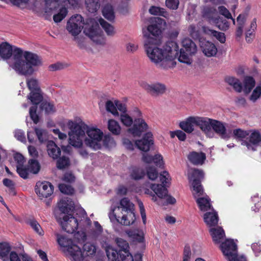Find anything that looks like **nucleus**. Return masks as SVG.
Masks as SVG:
<instances>
[{
  "instance_id": "f257e3e1",
  "label": "nucleus",
  "mask_w": 261,
  "mask_h": 261,
  "mask_svg": "<svg viewBox=\"0 0 261 261\" xmlns=\"http://www.w3.org/2000/svg\"><path fill=\"white\" fill-rule=\"evenodd\" d=\"M0 57L4 60H9L10 67L18 74L25 76L32 75L34 73L33 67L42 65V60L37 55L24 51L7 42L0 44Z\"/></svg>"
},
{
  "instance_id": "f03ea898",
  "label": "nucleus",
  "mask_w": 261,
  "mask_h": 261,
  "mask_svg": "<svg viewBox=\"0 0 261 261\" xmlns=\"http://www.w3.org/2000/svg\"><path fill=\"white\" fill-rule=\"evenodd\" d=\"M67 126L69 130L68 141L71 146L80 148L84 140L86 146L94 150L101 148L103 134L100 129L89 126L80 118L68 120Z\"/></svg>"
},
{
  "instance_id": "7ed1b4c3",
  "label": "nucleus",
  "mask_w": 261,
  "mask_h": 261,
  "mask_svg": "<svg viewBox=\"0 0 261 261\" xmlns=\"http://www.w3.org/2000/svg\"><path fill=\"white\" fill-rule=\"evenodd\" d=\"M160 39H155L154 42L145 41L144 47L147 57L155 66L162 69L174 67L176 64V59L178 48L174 42H169L160 47Z\"/></svg>"
},
{
  "instance_id": "20e7f679",
  "label": "nucleus",
  "mask_w": 261,
  "mask_h": 261,
  "mask_svg": "<svg viewBox=\"0 0 261 261\" xmlns=\"http://www.w3.org/2000/svg\"><path fill=\"white\" fill-rule=\"evenodd\" d=\"M84 19L81 15L76 14L71 16L66 24V29L73 36H77L84 28V33L96 44L104 43L102 32L97 21L95 19H88L84 27Z\"/></svg>"
},
{
  "instance_id": "39448f33",
  "label": "nucleus",
  "mask_w": 261,
  "mask_h": 261,
  "mask_svg": "<svg viewBox=\"0 0 261 261\" xmlns=\"http://www.w3.org/2000/svg\"><path fill=\"white\" fill-rule=\"evenodd\" d=\"M57 242L62 251L70 258L71 261H83V255L80 247L74 244L71 239L57 234Z\"/></svg>"
},
{
  "instance_id": "423d86ee",
  "label": "nucleus",
  "mask_w": 261,
  "mask_h": 261,
  "mask_svg": "<svg viewBox=\"0 0 261 261\" xmlns=\"http://www.w3.org/2000/svg\"><path fill=\"white\" fill-rule=\"evenodd\" d=\"M166 22L160 17L153 18L151 24L149 25L146 31L144 32V36L146 38L145 41L149 40L151 42H154L155 39H160L162 31L165 28Z\"/></svg>"
},
{
  "instance_id": "0eeeda50",
  "label": "nucleus",
  "mask_w": 261,
  "mask_h": 261,
  "mask_svg": "<svg viewBox=\"0 0 261 261\" xmlns=\"http://www.w3.org/2000/svg\"><path fill=\"white\" fill-rule=\"evenodd\" d=\"M182 48L180 49L178 61L180 62L190 65L192 60L191 56L197 52V46L195 43L190 39L185 38L182 41Z\"/></svg>"
},
{
  "instance_id": "6e6552de",
  "label": "nucleus",
  "mask_w": 261,
  "mask_h": 261,
  "mask_svg": "<svg viewBox=\"0 0 261 261\" xmlns=\"http://www.w3.org/2000/svg\"><path fill=\"white\" fill-rule=\"evenodd\" d=\"M204 177L202 171L198 169H191L189 172L188 178L193 187V195L195 199L201 198L203 194L201 179Z\"/></svg>"
},
{
  "instance_id": "1a4fd4ad",
  "label": "nucleus",
  "mask_w": 261,
  "mask_h": 261,
  "mask_svg": "<svg viewBox=\"0 0 261 261\" xmlns=\"http://www.w3.org/2000/svg\"><path fill=\"white\" fill-rule=\"evenodd\" d=\"M83 217V219H81L79 222L77 219L71 215L64 216L62 220L60 221L62 228L68 233H72L75 232L77 230L79 225L82 224H84V221L87 224L90 223V220L85 214H84Z\"/></svg>"
},
{
  "instance_id": "9d476101",
  "label": "nucleus",
  "mask_w": 261,
  "mask_h": 261,
  "mask_svg": "<svg viewBox=\"0 0 261 261\" xmlns=\"http://www.w3.org/2000/svg\"><path fill=\"white\" fill-rule=\"evenodd\" d=\"M136 112L138 118L135 119L133 126L128 128V131L134 137H140L142 133L147 130L148 125L141 117V112L138 110Z\"/></svg>"
},
{
  "instance_id": "9b49d317",
  "label": "nucleus",
  "mask_w": 261,
  "mask_h": 261,
  "mask_svg": "<svg viewBox=\"0 0 261 261\" xmlns=\"http://www.w3.org/2000/svg\"><path fill=\"white\" fill-rule=\"evenodd\" d=\"M248 141H244L242 144L247 149L255 151L256 147L261 145V129H252L249 130Z\"/></svg>"
},
{
  "instance_id": "f8f14e48",
  "label": "nucleus",
  "mask_w": 261,
  "mask_h": 261,
  "mask_svg": "<svg viewBox=\"0 0 261 261\" xmlns=\"http://www.w3.org/2000/svg\"><path fill=\"white\" fill-rule=\"evenodd\" d=\"M109 218L111 221H117L122 225L129 226L133 224L136 220V216L134 212H123L119 216L114 215V213L110 212Z\"/></svg>"
},
{
  "instance_id": "ddd939ff",
  "label": "nucleus",
  "mask_w": 261,
  "mask_h": 261,
  "mask_svg": "<svg viewBox=\"0 0 261 261\" xmlns=\"http://www.w3.org/2000/svg\"><path fill=\"white\" fill-rule=\"evenodd\" d=\"M150 188L159 198H166V201L165 203H163V205H167L168 204H173L175 203L176 199L173 197L168 195L167 188L162 186V185L151 184Z\"/></svg>"
},
{
  "instance_id": "4468645a",
  "label": "nucleus",
  "mask_w": 261,
  "mask_h": 261,
  "mask_svg": "<svg viewBox=\"0 0 261 261\" xmlns=\"http://www.w3.org/2000/svg\"><path fill=\"white\" fill-rule=\"evenodd\" d=\"M213 119L208 117L196 116V126L208 137L213 138L214 133L211 129Z\"/></svg>"
},
{
  "instance_id": "2eb2a0df",
  "label": "nucleus",
  "mask_w": 261,
  "mask_h": 261,
  "mask_svg": "<svg viewBox=\"0 0 261 261\" xmlns=\"http://www.w3.org/2000/svg\"><path fill=\"white\" fill-rule=\"evenodd\" d=\"M221 249L228 261H234V253H237V246L232 240H226L221 245Z\"/></svg>"
},
{
  "instance_id": "dca6fc26",
  "label": "nucleus",
  "mask_w": 261,
  "mask_h": 261,
  "mask_svg": "<svg viewBox=\"0 0 261 261\" xmlns=\"http://www.w3.org/2000/svg\"><path fill=\"white\" fill-rule=\"evenodd\" d=\"M53 191L54 187L49 182L44 181L36 184L35 192L41 199L47 198L53 193Z\"/></svg>"
},
{
  "instance_id": "f3484780",
  "label": "nucleus",
  "mask_w": 261,
  "mask_h": 261,
  "mask_svg": "<svg viewBox=\"0 0 261 261\" xmlns=\"http://www.w3.org/2000/svg\"><path fill=\"white\" fill-rule=\"evenodd\" d=\"M134 204L127 198H124L120 201V205L112 209L111 213L114 215L119 216L123 212H134Z\"/></svg>"
},
{
  "instance_id": "a211bd4d",
  "label": "nucleus",
  "mask_w": 261,
  "mask_h": 261,
  "mask_svg": "<svg viewBox=\"0 0 261 261\" xmlns=\"http://www.w3.org/2000/svg\"><path fill=\"white\" fill-rule=\"evenodd\" d=\"M143 87L148 93L154 96L163 94L165 92L166 90L165 85L160 83H153L150 85L145 84Z\"/></svg>"
},
{
  "instance_id": "6ab92c4d",
  "label": "nucleus",
  "mask_w": 261,
  "mask_h": 261,
  "mask_svg": "<svg viewBox=\"0 0 261 261\" xmlns=\"http://www.w3.org/2000/svg\"><path fill=\"white\" fill-rule=\"evenodd\" d=\"M152 138V134L150 132L147 133L142 139L137 140L135 142V145L140 150L145 152L148 151L150 149V146L153 144Z\"/></svg>"
},
{
  "instance_id": "aec40b11",
  "label": "nucleus",
  "mask_w": 261,
  "mask_h": 261,
  "mask_svg": "<svg viewBox=\"0 0 261 261\" xmlns=\"http://www.w3.org/2000/svg\"><path fill=\"white\" fill-rule=\"evenodd\" d=\"M212 128L222 139H228L230 137V134L227 132L224 124L220 121L213 119Z\"/></svg>"
},
{
  "instance_id": "412c9836",
  "label": "nucleus",
  "mask_w": 261,
  "mask_h": 261,
  "mask_svg": "<svg viewBox=\"0 0 261 261\" xmlns=\"http://www.w3.org/2000/svg\"><path fill=\"white\" fill-rule=\"evenodd\" d=\"M209 232L212 238L213 241L216 244H219L225 238V232L221 226H216L210 228Z\"/></svg>"
},
{
  "instance_id": "4be33fe9",
  "label": "nucleus",
  "mask_w": 261,
  "mask_h": 261,
  "mask_svg": "<svg viewBox=\"0 0 261 261\" xmlns=\"http://www.w3.org/2000/svg\"><path fill=\"white\" fill-rule=\"evenodd\" d=\"M203 219L206 225L211 228L215 227L218 224L219 217L216 212L212 209L203 215Z\"/></svg>"
},
{
  "instance_id": "5701e85b",
  "label": "nucleus",
  "mask_w": 261,
  "mask_h": 261,
  "mask_svg": "<svg viewBox=\"0 0 261 261\" xmlns=\"http://www.w3.org/2000/svg\"><path fill=\"white\" fill-rule=\"evenodd\" d=\"M194 125L196 126V116L189 117L179 123L180 127L189 134L194 131Z\"/></svg>"
},
{
  "instance_id": "b1692460",
  "label": "nucleus",
  "mask_w": 261,
  "mask_h": 261,
  "mask_svg": "<svg viewBox=\"0 0 261 261\" xmlns=\"http://www.w3.org/2000/svg\"><path fill=\"white\" fill-rule=\"evenodd\" d=\"M201 48L203 54L207 57L215 56L218 51L215 45L210 41L201 42Z\"/></svg>"
},
{
  "instance_id": "393cba45",
  "label": "nucleus",
  "mask_w": 261,
  "mask_h": 261,
  "mask_svg": "<svg viewBox=\"0 0 261 261\" xmlns=\"http://www.w3.org/2000/svg\"><path fill=\"white\" fill-rule=\"evenodd\" d=\"M48 155L53 159H57L61 155V149L53 141H48L46 145Z\"/></svg>"
},
{
  "instance_id": "a878e982",
  "label": "nucleus",
  "mask_w": 261,
  "mask_h": 261,
  "mask_svg": "<svg viewBox=\"0 0 261 261\" xmlns=\"http://www.w3.org/2000/svg\"><path fill=\"white\" fill-rule=\"evenodd\" d=\"M74 203L73 201L68 197L62 198L58 203V206L62 213L65 214L71 210L73 207Z\"/></svg>"
},
{
  "instance_id": "bb28decb",
  "label": "nucleus",
  "mask_w": 261,
  "mask_h": 261,
  "mask_svg": "<svg viewBox=\"0 0 261 261\" xmlns=\"http://www.w3.org/2000/svg\"><path fill=\"white\" fill-rule=\"evenodd\" d=\"M189 160L194 165H201L206 159V156L203 152H197L193 151L188 156Z\"/></svg>"
},
{
  "instance_id": "cd10ccee",
  "label": "nucleus",
  "mask_w": 261,
  "mask_h": 261,
  "mask_svg": "<svg viewBox=\"0 0 261 261\" xmlns=\"http://www.w3.org/2000/svg\"><path fill=\"white\" fill-rule=\"evenodd\" d=\"M202 29L204 34L215 37L221 43H224L225 42L226 38L224 33L210 29L205 26H203Z\"/></svg>"
},
{
  "instance_id": "c85d7f7f",
  "label": "nucleus",
  "mask_w": 261,
  "mask_h": 261,
  "mask_svg": "<svg viewBox=\"0 0 261 261\" xmlns=\"http://www.w3.org/2000/svg\"><path fill=\"white\" fill-rule=\"evenodd\" d=\"M196 201L200 210L202 212L213 209L210 202V199L207 196L197 198Z\"/></svg>"
},
{
  "instance_id": "c756f323",
  "label": "nucleus",
  "mask_w": 261,
  "mask_h": 261,
  "mask_svg": "<svg viewBox=\"0 0 261 261\" xmlns=\"http://www.w3.org/2000/svg\"><path fill=\"white\" fill-rule=\"evenodd\" d=\"M225 81L229 85L232 87L236 92L240 93L242 91V84L238 79L233 76H228L225 78Z\"/></svg>"
},
{
  "instance_id": "7c9ffc66",
  "label": "nucleus",
  "mask_w": 261,
  "mask_h": 261,
  "mask_svg": "<svg viewBox=\"0 0 261 261\" xmlns=\"http://www.w3.org/2000/svg\"><path fill=\"white\" fill-rule=\"evenodd\" d=\"M246 17L247 14H241L237 18V28L236 36L237 38H240L242 35L243 30L246 22Z\"/></svg>"
},
{
  "instance_id": "2f4dec72",
  "label": "nucleus",
  "mask_w": 261,
  "mask_h": 261,
  "mask_svg": "<svg viewBox=\"0 0 261 261\" xmlns=\"http://www.w3.org/2000/svg\"><path fill=\"white\" fill-rule=\"evenodd\" d=\"M11 249L10 245L6 242L0 243V258L3 261H9L8 255Z\"/></svg>"
},
{
  "instance_id": "473e14b6",
  "label": "nucleus",
  "mask_w": 261,
  "mask_h": 261,
  "mask_svg": "<svg viewBox=\"0 0 261 261\" xmlns=\"http://www.w3.org/2000/svg\"><path fill=\"white\" fill-rule=\"evenodd\" d=\"M243 91L246 94H249L255 86V80L250 76H246L243 81Z\"/></svg>"
},
{
  "instance_id": "72a5a7b5",
  "label": "nucleus",
  "mask_w": 261,
  "mask_h": 261,
  "mask_svg": "<svg viewBox=\"0 0 261 261\" xmlns=\"http://www.w3.org/2000/svg\"><path fill=\"white\" fill-rule=\"evenodd\" d=\"M256 27V19L254 18L251 22L250 28L246 32V40L248 43H251L252 41Z\"/></svg>"
},
{
  "instance_id": "f704fd0d",
  "label": "nucleus",
  "mask_w": 261,
  "mask_h": 261,
  "mask_svg": "<svg viewBox=\"0 0 261 261\" xmlns=\"http://www.w3.org/2000/svg\"><path fill=\"white\" fill-rule=\"evenodd\" d=\"M26 84L28 89L33 91H40L38 80L34 77H28L26 79Z\"/></svg>"
},
{
  "instance_id": "c9c22d12",
  "label": "nucleus",
  "mask_w": 261,
  "mask_h": 261,
  "mask_svg": "<svg viewBox=\"0 0 261 261\" xmlns=\"http://www.w3.org/2000/svg\"><path fill=\"white\" fill-rule=\"evenodd\" d=\"M98 21L108 36H112L114 35L115 31L114 27L112 24L108 23L102 18L99 19Z\"/></svg>"
},
{
  "instance_id": "e433bc0d",
  "label": "nucleus",
  "mask_w": 261,
  "mask_h": 261,
  "mask_svg": "<svg viewBox=\"0 0 261 261\" xmlns=\"http://www.w3.org/2000/svg\"><path fill=\"white\" fill-rule=\"evenodd\" d=\"M107 257L110 261H119V251L111 246H108L106 249Z\"/></svg>"
},
{
  "instance_id": "4c0bfd02",
  "label": "nucleus",
  "mask_w": 261,
  "mask_h": 261,
  "mask_svg": "<svg viewBox=\"0 0 261 261\" xmlns=\"http://www.w3.org/2000/svg\"><path fill=\"white\" fill-rule=\"evenodd\" d=\"M28 98L30 99L32 104L36 106L43 99V96L40 91L30 92L28 95Z\"/></svg>"
},
{
  "instance_id": "58836bf2",
  "label": "nucleus",
  "mask_w": 261,
  "mask_h": 261,
  "mask_svg": "<svg viewBox=\"0 0 261 261\" xmlns=\"http://www.w3.org/2000/svg\"><path fill=\"white\" fill-rule=\"evenodd\" d=\"M149 12L152 15L162 16L167 19H170V15L163 8L151 6L149 9Z\"/></svg>"
},
{
  "instance_id": "ea45409f",
  "label": "nucleus",
  "mask_w": 261,
  "mask_h": 261,
  "mask_svg": "<svg viewBox=\"0 0 261 261\" xmlns=\"http://www.w3.org/2000/svg\"><path fill=\"white\" fill-rule=\"evenodd\" d=\"M83 251H81L83 255V260L85 256L93 255L95 253L96 251L95 246L90 243H85L83 246Z\"/></svg>"
},
{
  "instance_id": "a19ab883",
  "label": "nucleus",
  "mask_w": 261,
  "mask_h": 261,
  "mask_svg": "<svg viewBox=\"0 0 261 261\" xmlns=\"http://www.w3.org/2000/svg\"><path fill=\"white\" fill-rule=\"evenodd\" d=\"M109 130L114 135H119L120 133L121 127L116 121L111 119L109 120L108 123Z\"/></svg>"
},
{
  "instance_id": "79ce46f5",
  "label": "nucleus",
  "mask_w": 261,
  "mask_h": 261,
  "mask_svg": "<svg viewBox=\"0 0 261 261\" xmlns=\"http://www.w3.org/2000/svg\"><path fill=\"white\" fill-rule=\"evenodd\" d=\"M85 4L87 10L91 13H94L99 8V0H85Z\"/></svg>"
},
{
  "instance_id": "37998d69",
  "label": "nucleus",
  "mask_w": 261,
  "mask_h": 261,
  "mask_svg": "<svg viewBox=\"0 0 261 261\" xmlns=\"http://www.w3.org/2000/svg\"><path fill=\"white\" fill-rule=\"evenodd\" d=\"M102 14L106 19L110 21L113 20L115 18L114 10L110 5L105 6L102 10Z\"/></svg>"
},
{
  "instance_id": "c03bdc74",
  "label": "nucleus",
  "mask_w": 261,
  "mask_h": 261,
  "mask_svg": "<svg viewBox=\"0 0 261 261\" xmlns=\"http://www.w3.org/2000/svg\"><path fill=\"white\" fill-rule=\"evenodd\" d=\"M27 168L30 173L36 174L39 171L40 166L37 161L32 159L29 160Z\"/></svg>"
},
{
  "instance_id": "a18cd8bd",
  "label": "nucleus",
  "mask_w": 261,
  "mask_h": 261,
  "mask_svg": "<svg viewBox=\"0 0 261 261\" xmlns=\"http://www.w3.org/2000/svg\"><path fill=\"white\" fill-rule=\"evenodd\" d=\"M116 243L119 247V254L120 253H125V252H129V245L128 243L125 240L121 238H117L116 239Z\"/></svg>"
},
{
  "instance_id": "49530a36",
  "label": "nucleus",
  "mask_w": 261,
  "mask_h": 261,
  "mask_svg": "<svg viewBox=\"0 0 261 261\" xmlns=\"http://www.w3.org/2000/svg\"><path fill=\"white\" fill-rule=\"evenodd\" d=\"M40 108L47 114L52 113L55 111V108L54 104L47 101H43L41 103Z\"/></svg>"
},
{
  "instance_id": "de8ad7c7",
  "label": "nucleus",
  "mask_w": 261,
  "mask_h": 261,
  "mask_svg": "<svg viewBox=\"0 0 261 261\" xmlns=\"http://www.w3.org/2000/svg\"><path fill=\"white\" fill-rule=\"evenodd\" d=\"M215 22L216 26L222 31H226L229 28V24L226 19L219 17L215 19Z\"/></svg>"
},
{
  "instance_id": "09e8293b",
  "label": "nucleus",
  "mask_w": 261,
  "mask_h": 261,
  "mask_svg": "<svg viewBox=\"0 0 261 261\" xmlns=\"http://www.w3.org/2000/svg\"><path fill=\"white\" fill-rule=\"evenodd\" d=\"M261 97V86H257L254 89H253L251 95L249 99L253 102H255L259 99Z\"/></svg>"
},
{
  "instance_id": "8fccbe9b",
  "label": "nucleus",
  "mask_w": 261,
  "mask_h": 261,
  "mask_svg": "<svg viewBox=\"0 0 261 261\" xmlns=\"http://www.w3.org/2000/svg\"><path fill=\"white\" fill-rule=\"evenodd\" d=\"M145 173L142 168L134 167L131 172V176L134 179H139L145 175Z\"/></svg>"
},
{
  "instance_id": "3c124183",
  "label": "nucleus",
  "mask_w": 261,
  "mask_h": 261,
  "mask_svg": "<svg viewBox=\"0 0 261 261\" xmlns=\"http://www.w3.org/2000/svg\"><path fill=\"white\" fill-rule=\"evenodd\" d=\"M146 175L149 179L154 180L158 176V172L155 167L148 166L146 168Z\"/></svg>"
},
{
  "instance_id": "603ef678",
  "label": "nucleus",
  "mask_w": 261,
  "mask_h": 261,
  "mask_svg": "<svg viewBox=\"0 0 261 261\" xmlns=\"http://www.w3.org/2000/svg\"><path fill=\"white\" fill-rule=\"evenodd\" d=\"M67 10L66 8H62L58 13L53 16V19L56 22H60L62 21L67 14Z\"/></svg>"
},
{
  "instance_id": "864d4df0",
  "label": "nucleus",
  "mask_w": 261,
  "mask_h": 261,
  "mask_svg": "<svg viewBox=\"0 0 261 261\" xmlns=\"http://www.w3.org/2000/svg\"><path fill=\"white\" fill-rule=\"evenodd\" d=\"M218 10L219 13L221 15L224 16L225 18L227 19H231L232 20L233 24H235V19L232 18L231 13L226 7L223 6H221L218 7Z\"/></svg>"
},
{
  "instance_id": "5fc2aeb1",
  "label": "nucleus",
  "mask_w": 261,
  "mask_h": 261,
  "mask_svg": "<svg viewBox=\"0 0 261 261\" xmlns=\"http://www.w3.org/2000/svg\"><path fill=\"white\" fill-rule=\"evenodd\" d=\"M106 108L108 112L111 113L114 116H118V112L115 105L111 100H107L106 103Z\"/></svg>"
},
{
  "instance_id": "6e6d98bb",
  "label": "nucleus",
  "mask_w": 261,
  "mask_h": 261,
  "mask_svg": "<svg viewBox=\"0 0 261 261\" xmlns=\"http://www.w3.org/2000/svg\"><path fill=\"white\" fill-rule=\"evenodd\" d=\"M60 191L65 194L72 195L74 193L73 188L70 185L61 184L59 185Z\"/></svg>"
},
{
  "instance_id": "4d7b16f0",
  "label": "nucleus",
  "mask_w": 261,
  "mask_h": 261,
  "mask_svg": "<svg viewBox=\"0 0 261 261\" xmlns=\"http://www.w3.org/2000/svg\"><path fill=\"white\" fill-rule=\"evenodd\" d=\"M69 160L68 158L62 156L57 163V167L59 169H63L69 165Z\"/></svg>"
},
{
  "instance_id": "13d9d810",
  "label": "nucleus",
  "mask_w": 261,
  "mask_h": 261,
  "mask_svg": "<svg viewBox=\"0 0 261 261\" xmlns=\"http://www.w3.org/2000/svg\"><path fill=\"white\" fill-rule=\"evenodd\" d=\"M35 132L36 136L41 143L44 142L46 140V131L44 129L35 127Z\"/></svg>"
},
{
  "instance_id": "bf43d9fd",
  "label": "nucleus",
  "mask_w": 261,
  "mask_h": 261,
  "mask_svg": "<svg viewBox=\"0 0 261 261\" xmlns=\"http://www.w3.org/2000/svg\"><path fill=\"white\" fill-rule=\"evenodd\" d=\"M233 136L236 138L244 139L249 135V130H244L240 128L234 129Z\"/></svg>"
},
{
  "instance_id": "052dcab7",
  "label": "nucleus",
  "mask_w": 261,
  "mask_h": 261,
  "mask_svg": "<svg viewBox=\"0 0 261 261\" xmlns=\"http://www.w3.org/2000/svg\"><path fill=\"white\" fill-rule=\"evenodd\" d=\"M37 109V107L36 106H34L31 107L29 110L31 118L35 124H37L39 121V116L36 113Z\"/></svg>"
},
{
  "instance_id": "680f3d73",
  "label": "nucleus",
  "mask_w": 261,
  "mask_h": 261,
  "mask_svg": "<svg viewBox=\"0 0 261 261\" xmlns=\"http://www.w3.org/2000/svg\"><path fill=\"white\" fill-rule=\"evenodd\" d=\"M29 224L34 231H35L40 236H42L43 234V231L42 229L41 226L36 220H30Z\"/></svg>"
},
{
  "instance_id": "e2e57ef3",
  "label": "nucleus",
  "mask_w": 261,
  "mask_h": 261,
  "mask_svg": "<svg viewBox=\"0 0 261 261\" xmlns=\"http://www.w3.org/2000/svg\"><path fill=\"white\" fill-rule=\"evenodd\" d=\"M122 123L126 126H130L133 123V118L127 114H123L120 116Z\"/></svg>"
},
{
  "instance_id": "0e129e2a",
  "label": "nucleus",
  "mask_w": 261,
  "mask_h": 261,
  "mask_svg": "<svg viewBox=\"0 0 261 261\" xmlns=\"http://www.w3.org/2000/svg\"><path fill=\"white\" fill-rule=\"evenodd\" d=\"M9 1L13 5L21 8L26 7L30 2V0H9Z\"/></svg>"
},
{
  "instance_id": "69168bd1",
  "label": "nucleus",
  "mask_w": 261,
  "mask_h": 261,
  "mask_svg": "<svg viewBox=\"0 0 261 261\" xmlns=\"http://www.w3.org/2000/svg\"><path fill=\"white\" fill-rule=\"evenodd\" d=\"M104 145L108 147L111 148L115 145V142L113 138L110 135H106L103 140Z\"/></svg>"
},
{
  "instance_id": "338daca9",
  "label": "nucleus",
  "mask_w": 261,
  "mask_h": 261,
  "mask_svg": "<svg viewBox=\"0 0 261 261\" xmlns=\"http://www.w3.org/2000/svg\"><path fill=\"white\" fill-rule=\"evenodd\" d=\"M166 6L170 9L176 10L179 4V0H166Z\"/></svg>"
},
{
  "instance_id": "774afa93",
  "label": "nucleus",
  "mask_w": 261,
  "mask_h": 261,
  "mask_svg": "<svg viewBox=\"0 0 261 261\" xmlns=\"http://www.w3.org/2000/svg\"><path fill=\"white\" fill-rule=\"evenodd\" d=\"M16 169L17 173L21 177L24 179H26L28 177L29 172H30L28 171L27 168H24L23 166L16 168Z\"/></svg>"
}]
</instances>
